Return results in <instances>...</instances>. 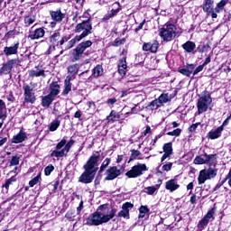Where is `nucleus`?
Wrapping results in <instances>:
<instances>
[{
  "instance_id": "5701e85b",
  "label": "nucleus",
  "mask_w": 231,
  "mask_h": 231,
  "mask_svg": "<svg viewBox=\"0 0 231 231\" xmlns=\"http://www.w3.org/2000/svg\"><path fill=\"white\" fill-rule=\"evenodd\" d=\"M35 69L29 70V79H35L39 77H42V79H46V70L41 69H39V65L34 67Z\"/></svg>"
},
{
  "instance_id": "f8f14e48",
  "label": "nucleus",
  "mask_w": 231,
  "mask_h": 231,
  "mask_svg": "<svg viewBox=\"0 0 231 231\" xmlns=\"http://www.w3.org/2000/svg\"><path fill=\"white\" fill-rule=\"evenodd\" d=\"M19 62V59H11L2 64L0 68V77L2 75H12L14 66Z\"/></svg>"
},
{
  "instance_id": "4d7b16f0",
  "label": "nucleus",
  "mask_w": 231,
  "mask_h": 231,
  "mask_svg": "<svg viewBox=\"0 0 231 231\" xmlns=\"http://www.w3.org/2000/svg\"><path fill=\"white\" fill-rule=\"evenodd\" d=\"M41 180V173H39L36 177H34L32 180L29 181L30 187H35L37 183H39V180Z\"/></svg>"
},
{
  "instance_id": "9b49d317",
  "label": "nucleus",
  "mask_w": 231,
  "mask_h": 231,
  "mask_svg": "<svg viewBox=\"0 0 231 231\" xmlns=\"http://www.w3.org/2000/svg\"><path fill=\"white\" fill-rule=\"evenodd\" d=\"M23 89V104H35L37 101V96L33 92V88L30 85H24Z\"/></svg>"
},
{
  "instance_id": "f03ea898",
  "label": "nucleus",
  "mask_w": 231,
  "mask_h": 231,
  "mask_svg": "<svg viewBox=\"0 0 231 231\" xmlns=\"http://www.w3.org/2000/svg\"><path fill=\"white\" fill-rule=\"evenodd\" d=\"M91 46H93V42H91V40L84 41L79 43L69 51L70 62H79V60L84 57V51H86L88 48H91Z\"/></svg>"
},
{
  "instance_id": "4c0bfd02",
  "label": "nucleus",
  "mask_w": 231,
  "mask_h": 231,
  "mask_svg": "<svg viewBox=\"0 0 231 231\" xmlns=\"http://www.w3.org/2000/svg\"><path fill=\"white\" fill-rule=\"evenodd\" d=\"M36 18L35 15L28 14L23 17V23L25 28H30L33 23H35Z\"/></svg>"
},
{
  "instance_id": "6e6d98bb",
  "label": "nucleus",
  "mask_w": 231,
  "mask_h": 231,
  "mask_svg": "<svg viewBox=\"0 0 231 231\" xmlns=\"http://www.w3.org/2000/svg\"><path fill=\"white\" fill-rule=\"evenodd\" d=\"M117 102H118V99H116V97H109L106 101V106H108V107H113L115 106V104H116Z\"/></svg>"
},
{
  "instance_id": "72a5a7b5",
  "label": "nucleus",
  "mask_w": 231,
  "mask_h": 231,
  "mask_svg": "<svg viewBox=\"0 0 231 231\" xmlns=\"http://www.w3.org/2000/svg\"><path fill=\"white\" fill-rule=\"evenodd\" d=\"M17 181V175H14L5 180V182L2 185V189H5L6 192L10 190V185H14Z\"/></svg>"
},
{
  "instance_id": "f257e3e1",
  "label": "nucleus",
  "mask_w": 231,
  "mask_h": 231,
  "mask_svg": "<svg viewBox=\"0 0 231 231\" xmlns=\"http://www.w3.org/2000/svg\"><path fill=\"white\" fill-rule=\"evenodd\" d=\"M100 162V151L93 153L83 165L84 172L79 176V182L88 185L93 183L97 172H98V162Z\"/></svg>"
},
{
  "instance_id": "4be33fe9",
  "label": "nucleus",
  "mask_w": 231,
  "mask_h": 231,
  "mask_svg": "<svg viewBox=\"0 0 231 231\" xmlns=\"http://www.w3.org/2000/svg\"><path fill=\"white\" fill-rule=\"evenodd\" d=\"M117 71L121 77L127 75V58L123 57L117 64Z\"/></svg>"
},
{
  "instance_id": "a19ab883",
  "label": "nucleus",
  "mask_w": 231,
  "mask_h": 231,
  "mask_svg": "<svg viewBox=\"0 0 231 231\" xmlns=\"http://www.w3.org/2000/svg\"><path fill=\"white\" fill-rule=\"evenodd\" d=\"M110 163H111V158H106L104 160V162H102V164L99 168V171H97L98 176H102V172H104L106 171V169H107V167H109Z\"/></svg>"
},
{
  "instance_id": "7ed1b4c3",
  "label": "nucleus",
  "mask_w": 231,
  "mask_h": 231,
  "mask_svg": "<svg viewBox=\"0 0 231 231\" xmlns=\"http://www.w3.org/2000/svg\"><path fill=\"white\" fill-rule=\"evenodd\" d=\"M66 143H68V140L63 137L60 142L56 144L55 150L49 155V158H64V156H68V152L71 151V148Z\"/></svg>"
},
{
  "instance_id": "13d9d810",
  "label": "nucleus",
  "mask_w": 231,
  "mask_h": 231,
  "mask_svg": "<svg viewBox=\"0 0 231 231\" xmlns=\"http://www.w3.org/2000/svg\"><path fill=\"white\" fill-rule=\"evenodd\" d=\"M205 181H207V178L203 174V171H200L199 177H198V183H199V185H203V183H205Z\"/></svg>"
},
{
  "instance_id": "39448f33",
  "label": "nucleus",
  "mask_w": 231,
  "mask_h": 231,
  "mask_svg": "<svg viewBox=\"0 0 231 231\" xmlns=\"http://www.w3.org/2000/svg\"><path fill=\"white\" fill-rule=\"evenodd\" d=\"M212 102V96H210V92L205 89L202 92V97L198 99L197 102V109L198 115H202L205 111L208 110V104Z\"/></svg>"
},
{
  "instance_id": "1a4fd4ad",
  "label": "nucleus",
  "mask_w": 231,
  "mask_h": 231,
  "mask_svg": "<svg viewBox=\"0 0 231 231\" xmlns=\"http://www.w3.org/2000/svg\"><path fill=\"white\" fill-rule=\"evenodd\" d=\"M217 160V153L208 154L207 152L203 151L202 153L197 155L193 161L195 165H207L210 162H216Z\"/></svg>"
},
{
  "instance_id": "6ab92c4d",
  "label": "nucleus",
  "mask_w": 231,
  "mask_h": 231,
  "mask_svg": "<svg viewBox=\"0 0 231 231\" xmlns=\"http://www.w3.org/2000/svg\"><path fill=\"white\" fill-rule=\"evenodd\" d=\"M178 95V90L175 89L172 93H162L160 95V97L157 98L159 101V104L161 106H163V104H167L168 102H171L172 98H175V97Z\"/></svg>"
},
{
  "instance_id": "0eeeda50",
  "label": "nucleus",
  "mask_w": 231,
  "mask_h": 231,
  "mask_svg": "<svg viewBox=\"0 0 231 231\" xmlns=\"http://www.w3.org/2000/svg\"><path fill=\"white\" fill-rule=\"evenodd\" d=\"M71 39V34H67L64 36L60 35V32L55 31L50 37H49V42L51 45L57 48V46H60L62 48L64 46L65 42H68Z\"/></svg>"
},
{
  "instance_id": "2eb2a0df",
  "label": "nucleus",
  "mask_w": 231,
  "mask_h": 231,
  "mask_svg": "<svg viewBox=\"0 0 231 231\" xmlns=\"http://www.w3.org/2000/svg\"><path fill=\"white\" fill-rule=\"evenodd\" d=\"M116 5L115 9H111L110 14H105L102 18V23H107L109 19H113V17H116L118 15V13L122 11V5H120V2H115L113 4V6Z\"/></svg>"
},
{
  "instance_id": "20e7f679",
  "label": "nucleus",
  "mask_w": 231,
  "mask_h": 231,
  "mask_svg": "<svg viewBox=\"0 0 231 231\" xmlns=\"http://www.w3.org/2000/svg\"><path fill=\"white\" fill-rule=\"evenodd\" d=\"M166 27H162L158 30L159 37L162 39L164 42H171L172 39H174V35H176V25L173 23H165Z\"/></svg>"
},
{
  "instance_id": "c85d7f7f",
  "label": "nucleus",
  "mask_w": 231,
  "mask_h": 231,
  "mask_svg": "<svg viewBox=\"0 0 231 231\" xmlns=\"http://www.w3.org/2000/svg\"><path fill=\"white\" fill-rule=\"evenodd\" d=\"M223 131V126H218L216 130H211L208 133V138L209 140H217V138H221Z\"/></svg>"
},
{
  "instance_id": "e433bc0d",
  "label": "nucleus",
  "mask_w": 231,
  "mask_h": 231,
  "mask_svg": "<svg viewBox=\"0 0 231 231\" xmlns=\"http://www.w3.org/2000/svg\"><path fill=\"white\" fill-rule=\"evenodd\" d=\"M159 107H162V105L160 104V101H158V98L151 101L146 106L145 109H148L149 111H156Z\"/></svg>"
},
{
  "instance_id": "37998d69",
  "label": "nucleus",
  "mask_w": 231,
  "mask_h": 231,
  "mask_svg": "<svg viewBox=\"0 0 231 231\" xmlns=\"http://www.w3.org/2000/svg\"><path fill=\"white\" fill-rule=\"evenodd\" d=\"M216 204H214L213 208H209L207 212V214L204 216V217L208 220L210 221V219H216L214 215L216 214Z\"/></svg>"
},
{
  "instance_id": "774afa93",
  "label": "nucleus",
  "mask_w": 231,
  "mask_h": 231,
  "mask_svg": "<svg viewBox=\"0 0 231 231\" xmlns=\"http://www.w3.org/2000/svg\"><path fill=\"white\" fill-rule=\"evenodd\" d=\"M172 169V162H168L167 164L162 165V171H165L166 172H169V171H171Z\"/></svg>"
},
{
  "instance_id": "ddd939ff",
  "label": "nucleus",
  "mask_w": 231,
  "mask_h": 231,
  "mask_svg": "<svg viewBox=\"0 0 231 231\" xmlns=\"http://www.w3.org/2000/svg\"><path fill=\"white\" fill-rule=\"evenodd\" d=\"M106 176L105 177L104 180L113 181V180H116L118 176L122 175V171L118 170V167L116 166H112L106 171Z\"/></svg>"
},
{
  "instance_id": "79ce46f5",
  "label": "nucleus",
  "mask_w": 231,
  "mask_h": 231,
  "mask_svg": "<svg viewBox=\"0 0 231 231\" xmlns=\"http://www.w3.org/2000/svg\"><path fill=\"white\" fill-rule=\"evenodd\" d=\"M160 189V184H156L155 186H148L144 188V192L148 194V196H152L156 190Z\"/></svg>"
},
{
  "instance_id": "de8ad7c7",
  "label": "nucleus",
  "mask_w": 231,
  "mask_h": 231,
  "mask_svg": "<svg viewBox=\"0 0 231 231\" xmlns=\"http://www.w3.org/2000/svg\"><path fill=\"white\" fill-rule=\"evenodd\" d=\"M15 35H17V31L14 29L8 31L5 36H4V41H8L10 39H15Z\"/></svg>"
},
{
  "instance_id": "423d86ee",
  "label": "nucleus",
  "mask_w": 231,
  "mask_h": 231,
  "mask_svg": "<svg viewBox=\"0 0 231 231\" xmlns=\"http://www.w3.org/2000/svg\"><path fill=\"white\" fill-rule=\"evenodd\" d=\"M104 223H107L106 216L100 211H95L87 217L85 225H88V226H100Z\"/></svg>"
},
{
  "instance_id": "8fccbe9b",
  "label": "nucleus",
  "mask_w": 231,
  "mask_h": 231,
  "mask_svg": "<svg viewBox=\"0 0 231 231\" xmlns=\"http://www.w3.org/2000/svg\"><path fill=\"white\" fill-rule=\"evenodd\" d=\"M210 221L208 220L205 217H202L201 220L199 221L197 227L199 228V230H203L205 228V226H207L208 225Z\"/></svg>"
},
{
  "instance_id": "a18cd8bd",
  "label": "nucleus",
  "mask_w": 231,
  "mask_h": 231,
  "mask_svg": "<svg viewBox=\"0 0 231 231\" xmlns=\"http://www.w3.org/2000/svg\"><path fill=\"white\" fill-rule=\"evenodd\" d=\"M162 151L168 154H174V150L172 149V142L164 143L162 146Z\"/></svg>"
},
{
  "instance_id": "a878e982",
  "label": "nucleus",
  "mask_w": 231,
  "mask_h": 231,
  "mask_svg": "<svg viewBox=\"0 0 231 231\" xmlns=\"http://www.w3.org/2000/svg\"><path fill=\"white\" fill-rule=\"evenodd\" d=\"M165 189L166 190H169L170 192H174L180 189V184H178V180L176 178L171 179L166 181L165 183Z\"/></svg>"
},
{
  "instance_id": "864d4df0",
  "label": "nucleus",
  "mask_w": 231,
  "mask_h": 231,
  "mask_svg": "<svg viewBox=\"0 0 231 231\" xmlns=\"http://www.w3.org/2000/svg\"><path fill=\"white\" fill-rule=\"evenodd\" d=\"M88 31L87 32H82L79 35H76L74 37V41H76V43L77 42H80V41H82V39H86V37H88Z\"/></svg>"
},
{
  "instance_id": "393cba45",
  "label": "nucleus",
  "mask_w": 231,
  "mask_h": 231,
  "mask_svg": "<svg viewBox=\"0 0 231 231\" xmlns=\"http://www.w3.org/2000/svg\"><path fill=\"white\" fill-rule=\"evenodd\" d=\"M28 140V135H26V132H23V130H20V132L14 135L11 143H23V142H26Z\"/></svg>"
},
{
  "instance_id": "603ef678",
  "label": "nucleus",
  "mask_w": 231,
  "mask_h": 231,
  "mask_svg": "<svg viewBox=\"0 0 231 231\" xmlns=\"http://www.w3.org/2000/svg\"><path fill=\"white\" fill-rule=\"evenodd\" d=\"M20 160H21L20 156H18V155L13 156L10 161L9 167H15V166L19 165Z\"/></svg>"
},
{
  "instance_id": "aec40b11",
  "label": "nucleus",
  "mask_w": 231,
  "mask_h": 231,
  "mask_svg": "<svg viewBox=\"0 0 231 231\" xmlns=\"http://www.w3.org/2000/svg\"><path fill=\"white\" fill-rule=\"evenodd\" d=\"M50 15H51V19L52 21H56L58 22V23H62V21H64V19H66V14L62 13L61 9H56V10H51L50 11Z\"/></svg>"
},
{
  "instance_id": "bf43d9fd",
  "label": "nucleus",
  "mask_w": 231,
  "mask_h": 231,
  "mask_svg": "<svg viewBox=\"0 0 231 231\" xmlns=\"http://www.w3.org/2000/svg\"><path fill=\"white\" fill-rule=\"evenodd\" d=\"M168 136H180V134H181V129L180 128H177L171 132H168L166 134Z\"/></svg>"
},
{
  "instance_id": "6e6552de",
  "label": "nucleus",
  "mask_w": 231,
  "mask_h": 231,
  "mask_svg": "<svg viewBox=\"0 0 231 231\" xmlns=\"http://www.w3.org/2000/svg\"><path fill=\"white\" fill-rule=\"evenodd\" d=\"M146 171H149L147 164L138 162L136 165H134L125 176H127L129 179L140 178V176H143V172H146Z\"/></svg>"
},
{
  "instance_id": "5fc2aeb1",
  "label": "nucleus",
  "mask_w": 231,
  "mask_h": 231,
  "mask_svg": "<svg viewBox=\"0 0 231 231\" xmlns=\"http://www.w3.org/2000/svg\"><path fill=\"white\" fill-rule=\"evenodd\" d=\"M53 171H55V166H53V164H49L47 167H45L44 169V174L45 176H50L51 174V172H53Z\"/></svg>"
},
{
  "instance_id": "680f3d73",
  "label": "nucleus",
  "mask_w": 231,
  "mask_h": 231,
  "mask_svg": "<svg viewBox=\"0 0 231 231\" xmlns=\"http://www.w3.org/2000/svg\"><path fill=\"white\" fill-rule=\"evenodd\" d=\"M208 174H209L210 178H216V176H217V170L213 169V168H208L207 170Z\"/></svg>"
},
{
  "instance_id": "e2e57ef3",
  "label": "nucleus",
  "mask_w": 231,
  "mask_h": 231,
  "mask_svg": "<svg viewBox=\"0 0 231 231\" xmlns=\"http://www.w3.org/2000/svg\"><path fill=\"white\" fill-rule=\"evenodd\" d=\"M198 125H201V122H198V123L192 124V125L188 128V131H189V133H194V132H196V129H198Z\"/></svg>"
},
{
  "instance_id": "f3484780",
  "label": "nucleus",
  "mask_w": 231,
  "mask_h": 231,
  "mask_svg": "<svg viewBox=\"0 0 231 231\" xmlns=\"http://www.w3.org/2000/svg\"><path fill=\"white\" fill-rule=\"evenodd\" d=\"M160 48V42L154 40L152 42H143L142 50L143 51H150V53H157Z\"/></svg>"
},
{
  "instance_id": "2f4dec72",
  "label": "nucleus",
  "mask_w": 231,
  "mask_h": 231,
  "mask_svg": "<svg viewBox=\"0 0 231 231\" xmlns=\"http://www.w3.org/2000/svg\"><path fill=\"white\" fill-rule=\"evenodd\" d=\"M71 80L73 79H70L69 78H66V79L64 80V89L61 92L62 97H68V95H69V92L71 91V87L73 86Z\"/></svg>"
},
{
  "instance_id": "3c124183",
  "label": "nucleus",
  "mask_w": 231,
  "mask_h": 231,
  "mask_svg": "<svg viewBox=\"0 0 231 231\" xmlns=\"http://www.w3.org/2000/svg\"><path fill=\"white\" fill-rule=\"evenodd\" d=\"M126 41L127 40L125 38H122V39L116 38L113 42L112 46H114L115 48H118V46H124V44H125Z\"/></svg>"
},
{
  "instance_id": "9d476101",
  "label": "nucleus",
  "mask_w": 231,
  "mask_h": 231,
  "mask_svg": "<svg viewBox=\"0 0 231 231\" xmlns=\"http://www.w3.org/2000/svg\"><path fill=\"white\" fill-rule=\"evenodd\" d=\"M80 32H87V34L88 35H91V33H93V23H91V16L76 25L74 32L80 33Z\"/></svg>"
},
{
  "instance_id": "c03bdc74",
  "label": "nucleus",
  "mask_w": 231,
  "mask_h": 231,
  "mask_svg": "<svg viewBox=\"0 0 231 231\" xmlns=\"http://www.w3.org/2000/svg\"><path fill=\"white\" fill-rule=\"evenodd\" d=\"M59 127H60V120L55 119L49 125V131H51V133H53L57 131Z\"/></svg>"
},
{
  "instance_id": "b1692460",
  "label": "nucleus",
  "mask_w": 231,
  "mask_h": 231,
  "mask_svg": "<svg viewBox=\"0 0 231 231\" xmlns=\"http://www.w3.org/2000/svg\"><path fill=\"white\" fill-rule=\"evenodd\" d=\"M182 50H184L186 53H192L193 55H196L198 52L196 50V42L192 41H187L185 43H183Z\"/></svg>"
},
{
  "instance_id": "09e8293b",
  "label": "nucleus",
  "mask_w": 231,
  "mask_h": 231,
  "mask_svg": "<svg viewBox=\"0 0 231 231\" xmlns=\"http://www.w3.org/2000/svg\"><path fill=\"white\" fill-rule=\"evenodd\" d=\"M209 48H210V43H208V42L207 44H205V45L199 44L197 47V51L199 53H207V51H208Z\"/></svg>"
},
{
  "instance_id": "58836bf2",
  "label": "nucleus",
  "mask_w": 231,
  "mask_h": 231,
  "mask_svg": "<svg viewBox=\"0 0 231 231\" xmlns=\"http://www.w3.org/2000/svg\"><path fill=\"white\" fill-rule=\"evenodd\" d=\"M103 73H104V68L100 64H97L92 70V75L95 77V79H98V77H102Z\"/></svg>"
},
{
  "instance_id": "f704fd0d",
  "label": "nucleus",
  "mask_w": 231,
  "mask_h": 231,
  "mask_svg": "<svg viewBox=\"0 0 231 231\" xmlns=\"http://www.w3.org/2000/svg\"><path fill=\"white\" fill-rule=\"evenodd\" d=\"M131 155L128 161V163H131V162H134V160H143V158L140 157L142 156V152L139 150L132 149Z\"/></svg>"
},
{
  "instance_id": "338daca9",
  "label": "nucleus",
  "mask_w": 231,
  "mask_h": 231,
  "mask_svg": "<svg viewBox=\"0 0 231 231\" xmlns=\"http://www.w3.org/2000/svg\"><path fill=\"white\" fill-rule=\"evenodd\" d=\"M109 206V204H102L100 206L97 207V212H104V210H107V207Z\"/></svg>"
},
{
  "instance_id": "7c9ffc66",
  "label": "nucleus",
  "mask_w": 231,
  "mask_h": 231,
  "mask_svg": "<svg viewBox=\"0 0 231 231\" xmlns=\"http://www.w3.org/2000/svg\"><path fill=\"white\" fill-rule=\"evenodd\" d=\"M53 100H55V97H53V96H51L50 94H48L47 96H42V107H50V106H51V104H53Z\"/></svg>"
},
{
  "instance_id": "bb28decb",
  "label": "nucleus",
  "mask_w": 231,
  "mask_h": 231,
  "mask_svg": "<svg viewBox=\"0 0 231 231\" xmlns=\"http://www.w3.org/2000/svg\"><path fill=\"white\" fill-rule=\"evenodd\" d=\"M50 93L49 95H51L52 97H56L59 93H60V85H59V82L58 81H52L51 84H50Z\"/></svg>"
},
{
  "instance_id": "c9c22d12",
  "label": "nucleus",
  "mask_w": 231,
  "mask_h": 231,
  "mask_svg": "<svg viewBox=\"0 0 231 231\" xmlns=\"http://www.w3.org/2000/svg\"><path fill=\"white\" fill-rule=\"evenodd\" d=\"M214 5V0H204L202 5V10L206 14L212 12V6Z\"/></svg>"
},
{
  "instance_id": "cd10ccee",
  "label": "nucleus",
  "mask_w": 231,
  "mask_h": 231,
  "mask_svg": "<svg viewBox=\"0 0 231 231\" xmlns=\"http://www.w3.org/2000/svg\"><path fill=\"white\" fill-rule=\"evenodd\" d=\"M195 68H196L195 64L187 63L186 68L179 69L178 71L179 73H180V75H183L184 77H190Z\"/></svg>"
},
{
  "instance_id": "052dcab7",
  "label": "nucleus",
  "mask_w": 231,
  "mask_h": 231,
  "mask_svg": "<svg viewBox=\"0 0 231 231\" xmlns=\"http://www.w3.org/2000/svg\"><path fill=\"white\" fill-rule=\"evenodd\" d=\"M75 44H77V42L72 38L68 42L67 46L65 47V51L68 50H71V48H74Z\"/></svg>"
},
{
  "instance_id": "a211bd4d",
  "label": "nucleus",
  "mask_w": 231,
  "mask_h": 231,
  "mask_svg": "<svg viewBox=\"0 0 231 231\" xmlns=\"http://www.w3.org/2000/svg\"><path fill=\"white\" fill-rule=\"evenodd\" d=\"M46 35V31L44 27L36 28L34 31H29L28 39L31 41H37L42 39Z\"/></svg>"
},
{
  "instance_id": "dca6fc26",
  "label": "nucleus",
  "mask_w": 231,
  "mask_h": 231,
  "mask_svg": "<svg viewBox=\"0 0 231 231\" xmlns=\"http://www.w3.org/2000/svg\"><path fill=\"white\" fill-rule=\"evenodd\" d=\"M80 70V64L74 63L70 64L67 67L68 76L67 79H70L71 80H75L77 79V75H79V71Z\"/></svg>"
},
{
  "instance_id": "412c9836",
  "label": "nucleus",
  "mask_w": 231,
  "mask_h": 231,
  "mask_svg": "<svg viewBox=\"0 0 231 231\" xmlns=\"http://www.w3.org/2000/svg\"><path fill=\"white\" fill-rule=\"evenodd\" d=\"M19 42L14 43L13 46H5L4 48V54L5 55V57H12V55H17V53H19Z\"/></svg>"
},
{
  "instance_id": "ea45409f",
  "label": "nucleus",
  "mask_w": 231,
  "mask_h": 231,
  "mask_svg": "<svg viewBox=\"0 0 231 231\" xmlns=\"http://www.w3.org/2000/svg\"><path fill=\"white\" fill-rule=\"evenodd\" d=\"M229 1L230 0H221L220 2H218L217 4V6L215 7L216 14H219L220 12H223V10H225V6L228 5Z\"/></svg>"
},
{
  "instance_id": "49530a36",
  "label": "nucleus",
  "mask_w": 231,
  "mask_h": 231,
  "mask_svg": "<svg viewBox=\"0 0 231 231\" xmlns=\"http://www.w3.org/2000/svg\"><path fill=\"white\" fill-rule=\"evenodd\" d=\"M116 212H118V209H116V208H112L109 214L105 215V219H106V223H109V221L116 217V216L117 217Z\"/></svg>"
},
{
  "instance_id": "4468645a",
  "label": "nucleus",
  "mask_w": 231,
  "mask_h": 231,
  "mask_svg": "<svg viewBox=\"0 0 231 231\" xmlns=\"http://www.w3.org/2000/svg\"><path fill=\"white\" fill-rule=\"evenodd\" d=\"M134 208V204L131 202H125L122 205V210H120L117 214V217H124V219H130L131 215L129 211L133 210Z\"/></svg>"
},
{
  "instance_id": "c756f323",
  "label": "nucleus",
  "mask_w": 231,
  "mask_h": 231,
  "mask_svg": "<svg viewBox=\"0 0 231 231\" xmlns=\"http://www.w3.org/2000/svg\"><path fill=\"white\" fill-rule=\"evenodd\" d=\"M118 120H120V112L111 110L110 114L106 116L107 124H115V122H118Z\"/></svg>"
},
{
  "instance_id": "69168bd1",
  "label": "nucleus",
  "mask_w": 231,
  "mask_h": 231,
  "mask_svg": "<svg viewBox=\"0 0 231 231\" xmlns=\"http://www.w3.org/2000/svg\"><path fill=\"white\" fill-rule=\"evenodd\" d=\"M204 68H205V65H203V64L197 67L193 71V77H195V75H198V73H201V71L203 70Z\"/></svg>"
},
{
  "instance_id": "473e14b6",
  "label": "nucleus",
  "mask_w": 231,
  "mask_h": 231,
  "mask_svg": "<svg viewBox=\"0 0 231 231\" xmlns=\"http://www.w3.org/2000/svg\"><path fill=\"white\" fill-rule=\"evenodd\" d=\"M145 216H147V217H149V216H151V209L149 208V207L142 205L139 208L138 218L143 219V217H145Z\"/></svg>"
},
{
  "instance_id": "0e129e2a",
  "label": "nucleus",
  "mask_w": 231,
  "mask_h": 231,
  "mask_svg": "<svg viewBox=\"0 0 231 231\" xmlns=\"http://www.w3.org/2000/svg\"><path fill=\"white\" fill-rule=\"evenodd\" d=\"M66 219H73L75 217V210L70 209L65 214Z\"/></svg>"
}]
</instances>
